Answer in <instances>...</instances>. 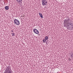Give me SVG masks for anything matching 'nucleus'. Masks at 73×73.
I'll return each instance as SVG.
<instances>
[{
    "instance_id": "obj_2",
    "label": "nucleus",
    "mask_w": 73,
    "mask_h": 73,
    "mask_svg": "<svg viewBox=\"0 0 73 73\" xmlns=\"http://www.w3.org/2000/svg\"><path fill=\"white\" fill-rule=\"evenodd\" d=\"M11 69L9 67H7L6 69L5 72L4 73H11Z\"/></svg>"
},
{
    "instance_id": "obj_7",
    "label": "nucleus",
    "mask_w": 73,
    "mask_h": 73,
    "mask_svg": "<svg viewBox=\"0 0 73 73\" xmlns=\"http://www.w3.org/2000/svg\"><path fill=\"white\" fill-rule=\"evenodd\" d=\"M48 36H46L44 37V39L46 40H48Z\"/></svg>"
},
{
    "instance_id": "obj_12",
    "label": "nucleus",
    "mask_w": 73,
    "mask_h": 73,
    "mask_svg": "<svg viewBox=\"0 0 73 73\" xmlns=\"http://www.w3.org/2000/svg\"><path fill=\"white\" fill-rule=\"evenodd\" d=\"M12 34V36H15V33H13Z\"/></svg>"
},
{
    "instance_id": "obj_8",
    "label": "nucleus",
    "mask_w": 73,
    "mask_h": 73,
    "mask_svg": "<svg viewBox=\"0 0 73 73\" xmlns=\"http://www.w3.org/2000/svg\"><path fill=\"white\" fill-rule=\"evenodd\" d=\"M5 8L6 10H8L9 9V7L8 6H6Z\"/></svg>"
},
{
    "instance_id": "obj_9",
    "label": "nucleus",
    "mask_w": 73,
    "mask_h": 73,
    "mask_svg": "<svg viewBox=\"0 0 73 73\" xmlns=\"http://www.w3.org/2000/svg\"><path fill=\"white\" fill-rule=\"evenodd\" d=\"M46 41V40L45 39H43V42H44V43Z\"/></svg>"
},
{
    "instance_id": "obj_1",
    "label": "nucleus",
    "mask_w": 73,
    "mask_h": 73,
    "mask_svg": "<svg viewBox=\"0 0 73 73\" xmlns=\"http://www.w3.org/2000/svg\"><path fill=\"white\" fill-rule=\"evenodd\" d=\"M70 19L68 18L67 19H65L64 21V27H66L67 25L68 26H69V21Z\"/></svg>"
},
{
    "instance_id": "obj_3",
    "label": "nucleus",
    "mask_w": 73,
    "mask_h": 73,
    "mask_svg": "<svg viewBox=\"0 0 73 73\" xmlns=\"http://www.w3.org/2000/svg\"><path fill=\"white\" fill-rule=\"evenodd\" d=\"M14 22L15 24H16V25H19L20 24V22H19V21L17 19H14Z\"/></svg>"
},
{
    "instance_id": "obj_14",
    "label": "nucleus",
    "mask_w": 73,
    "mask_h": 73,
    "mask_svg": "<svg viewBox=\"0 0 73 73\" xmlns=\"http://www.w3.org/2000/svg\"><path fill=\"white\" fill-rule=\"evenodd\" d=\"M69 61H71V59L70 58H69L68 59Z\"/></svg>"
},
{
    "instance_id": "obj_10",
    "label": "nucleus",
    "mask_w": 73,
    "mask_h": 73,
    "mask_svg": "<svg viewBox=\"0 0 73 73\" xmlns=\"http://www.w3.org/2000/svg\"><path fill=\"white\" fill-rule=\"evenodd\" d=\"M18 2H21L22 0H16Z\"/></svg>"
},
{
    "instance_id": "obj_15",
    "label": "nucleus",
    "mask_w": 73,
    "mask_h": 73,
    "mask_svg": "<svg viewBox=\"0 0 73 73\" xmlns=\"http://www.w3.org/2000/svg\"><path fill=\"white\" fill-rule=\"evenodd\" d=\"M46 44H48V43H47V42H46Z\"/></svg>"
},
{
    "instance_id": "obj_5",
    "label": "nucleus",
    "mask_w": 73,
    "mask_h": 73,
    "mask_svg": "<svg viewBox=\"0 0 73 73\" xmlns=\"http://www.w3.org/2000/svg\"><path fill=\"white\" fill-rule=\"evenodd\" d=\"M42 5H46L47 2L45 0H42Z\"/></svg>"
},
{
    "instance_id": "obj_11",
    "label": "nucleus",
    "mask_w": 73,
    "mask_h": 73,
    "mask_svg": "<svg viewBox=\"0 0 73 73\" xmlns=\"http://www.w3.org/2000/svg\"><path fill=\"white\" fill-rule=\"evenodd\" d=\"M71 56V58H73V54H70Z\"/></svg>"
},
{
    "instance_id": "obj_13",
    "label": "nucleus",
    "mask_w": 73,
    "mask_h": 73,
    "mask_svg": "<svg viewBox=\"0 0 73 73\" xmlns=\"http://www.w3.org/2000/svg\"><path fill=\"white\" fill-rule=\"evenodd\" d=\"M69 26L70 25H72V23H70L69 22Z\"/></svg>"
},
{
    "instance_id": "obj_16",
    "label": "nucleus",
    "mask_w": 73,
    "mask_h": 73,
    "mask_svg": "<svg viewBox=\"0 0 73 73\" xmlns=\"http://www.w3.org/2000/svg\"><path fill=\"white\" fill-rule=\"evenodd\" d=\"M11 32H13V31L12 30V31H11Z\"/></svg>"
},
{
    "instance_id": "obj_4",
    "label": "nucleus",
    "mask_w": 73,
    "mask_h": 73,
    "mask_svg": "<svg viewBox=\"0 0 73 73\" xmlns=\"http://www.w3.org/2000/svg\"><path fill=\"white\" fill-rule=\"evenodd\" d=\"M33 31L34 32V33H35L36 34H37V35H38V34H39V32H38V31L36 29H33Z\"/></svg>"
},
{
    "instance_id": "obj_6",
    "label": "nucleus",
    "mask_w": 73,
    "mask_h": 73,
    "mask_svg": "<svg viewBox=\"0 0 73 73\" xmlns=\"http://www.w3.org/2000/svg\"><path fill=\"white\" fill-rule=\"evenodd\" d=\"M39 15L40 16V17L41 18H43V17H42V14L41 13H39Z\"/></svg>"
}]
</instances>
